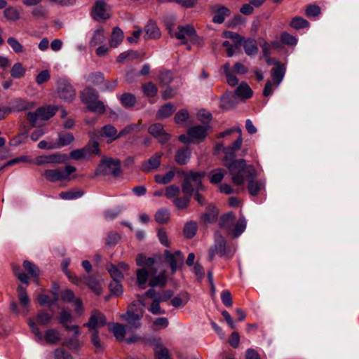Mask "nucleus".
<instances>
[{"label": "nucleus", "instance_id": "1", "mask_svg": "<svg viewBox=\"0 0 359 359\" xmlns=\"http://www.w3.org/2000/svg\"><path fill=\"white\" fill-rule=\"evenodd\" d=\"M232 182L236 185H242L245 180H250L248 184V189L251 196H255L264 187V182L256 181L253 179L257 177V171L252 165H247L244 159H237L230 163H225Z\"/></svg>", "mask_w": 359, "mask_h": 359}, {"label": "nucleus", "instance_id": "2", "mask_svg": "<svg viewBox=\"0 0 359 359\" xmlns=\"http://www.w3.org/2000/svg\"><path fill=\"white\" fill-rule=\"evenodd\" d=\"M145 304L140 296L135 303L129 306L126 314L122 315L121 318L126 320L134 328L140 327L141 325L140 320L144 314V308Z\"/></svg>", "mask_w": 359, "mask_h": 359}, {"label": "nucleus", "instance_id": "3", "mask_svg": "<svg viewBox=\"0 0 359 359\" xmlns=\"http://www.w3.org/2000/svg\"><path fill=\"white\" fill-rule=\"evenodd\" d=\"M166 26L171 36L182 40V43L187 44V41H190L192 43L200 45L202 42V39L197 35L195 29L191 25L178 26L177 32L174 34L172 33V25L167 24Z\"/></svg>", "mask_w": 359, "mask_h": 359}, {"label": "nucleus", "instance_id": "4", "mask_svg": "<svg viewBox=\"0 0 359 359\" xmlns=\"http://www.w3.org/2000/svg\"><path fill=\"white\" fill-rule=\"evenodd\" d=\"M82 102L92 111L103 114L105 111L104 103L99 100L98 93L92 88H85L81 93Z\"/></svg>", "mask_w": 359, "mask_h": 359}, {"label": "nucleus", "instance_id": "5", "mask_svg": "<svg viewBox=\"0 0 359 359\" xmlns=\"http://www.w3.org/2000/svg\"><path fill=\"white\" fill-rule=\"evenodd\" d=\"M235 250L236 249L233 246H226L224 238L219 233H216L215 234V244L210 249L209 257L210 260L213 259L215 255H218L220 257L227 256L231 257Z\"/></svg>", "mask_w": 359, "mask_h": 359}, {"label": "nucleus", "instance_id": "6", "mask_svg": "<svg viewBox=\"0 0 359 359\" xmlns=\"http://www.w3.org/2000/svg\"><path fill=\"white\" fill-rule=\"evenodd\" d=\"M76 170V167L66 165L65 168L55 169H47L44 170L43 176L50 182L69 180L70 175Z\"/></svg>", "mask_w": 359, "mask_h": 359}, {"label": "nucleus", "instance_id": "7", "mask_svg": "<svg viewBox=\"0 0 359 359\" xmlns=\"http://www.w3.org/2000/svg\"><path fill=\"white\" fill-rule=\"evenodd\" d=\"M120 163L118 160L106 158L103 159L97 168L95 175L117 176L120 172Z\"/></svg>", "mask_w": 359, "mask_h": 359}, {"label": "nucleus", "instance_id": "8", "mask_svg": "<svg viewBox=\"0 0 359 359\" xmlns=\"http://www.w3.org/2000/svg\"><path fill=\"white\" fill-rule=\"evenodd\" d=\"M57 108L55 106L42 107L36 110L35 112H29L27 114V119L34 124L37 120H48L53 116Z\"/></svg>", "mask_w": 359, "mask_h": 359}, {"label": "nucleus", "instance_id": "9", "mask_svg": "<svg viewBox=\"0 0 359 359\" xmlns=\"http://www.w3.org/2000/svg\"><path fill=\"white\" fill-rule=\"evenodd\" d=\"M100 152L99 144L93 142L88 144L80 149L72 150L69 153V157L74 160H81L90 158L93 154H99Z\"/></svg>", "mask_w": 359, "mask_h": 359}, {"label": "nucleus", "instance_id": "10", "mask_svg": "<svg viewBox=\"0 0 359 359\" xmlns=\"http://www.w3.org/2000/svg\"><path fill=\"white\" fill-rule=\"evenodd\" d=\"M57 86V93L61 99L65 101H72L74 99L75 97V90L66 79H59Z\"/></svg>", "mask_w": 359, "mask_h": 359}, {"label": "nucleus", "instance_id": "11", "mask_svg": "<svg viewBox=\"0 0 359 359\" xmlns=\"http://www.w3.org/2000/svg\"><path fill=\"white\" fill-rule=\"evenodd\" d=\"M106 323L107 320L104 314L95 309L91 312L88 322L84 323L83 326L88 327L90 330L95 331L103 327Z\"/></svg>", "mask_w": 359, "mask_h": 359}, {"label": "nucleus", "instance_id": "12", "mask_svg": "<svg viewBox=\"0 0 359 359\" xmlns=\"http://www.w3.org/2000/svg\"><path fill=\"white\" fill-rule=\"evenodd\" d=\"M67 160L65 154H53L50 155L39 156L35 160V163L38 165L50 163H63Z\"/></svg>", "mask_w": 359, "mask_h": 359}, {"label": "nucleus", "instance_id": "13", "mask_svg": "<svg viewBox=\"0 0 359 359\" xmlns=\"http://www.w3.org/2000/svg\"><path fill=\"white\" fill-rule=\"evenodd\" d=\"M72 316L70 311L62 309L58 317L59 323L65 328L66 330L72 331L76 335L80 334V330L78 325H69L72 321Z\"/></svg>", "mask_w": 359, "mask_h": 359}, {"label": "nucleus", "instance_id": "14", "mask_svg": "<svg viewBox=\"0 0 359 359\" xmlns=\"http://www.w3.org/2000/svg\"><path fill=\"white\" fill-rule=\"evenodd\" d=\"M92 15L97 21L107 20L110 17L109 7L104 1H97L93 10Z\"/></svg>", "mask_w": 359, "mask_h": 359}, {"label": "nucleus", "instance_id": "15", "mask_svg": "<svg viewBox=\"0 0 359 359\" xmlns=\"http://www.w3.org/2000/svg\"><path fill=\"white\" fill-rule=\"evenodd\" d=\"M164 255L170 266L172 273L175 272L177 269L182 266L184 262V257L180 251H176L172 253L168 250H165Z\"/></svg>", "mask_w": 359, "mask_h": 359}, {"label": "nucleus", "instance_id": "16", "mask_svg": "<svg viewBox=\"0 0 359 359\" xmlns=\"http://www.w3.org/2000/svg\"><path fill=\"white\" fill-rule=\"evenodd\" d=\"M210 9L213 13L212 22L217 24L223 23L225 18L231 14L228 8L218 4L212 5Z\"/></svg>", "mask_w": 359, "mask_h": 359}, {"label": "nucleus", "instance_id": "17", "mask_svg": "<svg viewBox=\"0 0 359 359\" xmlns=\"http://www.w3.org/2000/svg\"><path fill=\"white\" fill-rule=\"evenodd\" d=\"M208 128V125L195 126L189 128L187 134L191 140L200 142L206 137Z\"/></svg>", "mask_w": 359, "mask_h": 359}, {"label": "nucleus", "instance_id": "18", "mask_svg": "<svg viewBox=\"0 0 359 359\" xmlns=\"http://www.w3.org/2000/svg\"><path fill=\"white\" fill-rule=\"evenodd\" d=\"M149 133L161 143L167 142L170 138V135L163 130V126L160 123L151 125L149 128Z\"/></svg>", "mask_w": 359, "mask_h": 359}, {"label": "nucleus", "instance_id": "19", "mask_svg": "<svg viewBox=\"0 0 359 359\" xmlns=\"http://www.w3.org/2000/svg\"><path fill=\"white\" fill-rule=\"evenodd\" d=\"M285 73V68L283 65L276 62L275 67L271 71L272 82L275 88H278L282 82Z\"/></svg>", "mask_w": 359, "mask_h": 359}, {"label": "nucleus", "instance_id": "20", "mask_svg": "<svg viewBox=\"0 0 359 359\" xmlns=\"http://www.w3.org/2000/svg\"><path fill=\"white\" fill-rule=\"evenodd\" d=\"M17 291L18 299L22 306L21 313L23 316H26L29 311V299L27 296L25 288L23 287L22 286L19 285L18 287Z\"/></svg>", "mask_w": 359, "mask_h": 359}, {"label": "nucleus", "instance_id": "21", "mask_svg": "<svg viewBox=\"0 0 359 359\" xmlns=\"http://www.w3.org/2000/svg\"><path fill=\"white\" fill-rule=\"evenodd\" d=\"M161 154H156L149 160L144 161L141 166V170L144 172H149L151 170L156 169L161 165Z\"/></svg>", "mask_w": 359, "mask_h": 359}, {"label": "nucleus", "instance_id": "22", "mask_svg": "<svg viewBox=\"0 0 359 359\" xmlns=\"http://www.w3.org/2000/svg\"><path fill=\"white\" fill-rule=\"evenodd\" d=\"M101 136L106 138L108 143H111L120 137L119 133L111 125H106L102 128Z\"/></svg>", "mask_w": 359, "mask_h": 359}, {"label": "nucleus", "instance_id": "23", "mask_svg": "<svg viewBox=\"0 0 359 359\" xmlns=\"http://www.w3.org/2000/svg\"><path fill=\"white\" fill-rule=\"evenodd\" d=\"M191 155V151L189 147H182L177 149L175 156L176 163L180 165L187 164Z\"/></svg>", "mask_w": 359, "mask_h": 359}, {"label": "nucleus", "instance_id": "24", "mask_svg": "<svg viewBox=\"0 0 359 359\" xmlns=\"http://www.w3.org/2000/svg\"><path fill=\"white\" fill-rule=\"evenodd\" d=\"M235 215L232 212H228L222 215L219 219V226L226 229L229 234L231 233L234 225Z\"/></svg>", "mask_w": 359, "mask_h": 359}, {"label": "nucleus", "instance_id": "25", "mask_svg": "<svg viewBox=\"0 0 359 359\" xmlns=\"http://www.w3.org/2000/svg\"><path fill=\"white\" fill-rule=\"evenodd\" d=\"M34 106L33 103L27 102L22 99H16L10 103V106L8 107L11 109V113L13 111H20L27 110L32 108Z\"/></svg>", "mask_w": 359, "mask_h": 359}, {"label": "nucleus", "instance_id": "26", "mask_svg": "<svg viewBox=\"0 0 359 359\" xmlns=\"http://www.w3.org/2000/svg\"><path fill=\"white\" fill-rule=\"evenodd\" d=\"M145 39H156L161 37V32L157 25L154 22H149L144 28Z\"/></svg>", "mask_w": 359, "mask_h": 359}, {"label": "nucleus", "instance_id": "27", "mask_svg": "<svg viewBox=\"0 0 359 359\" xmlns=\"http://www.w3.org/2000/svg\"><path fill=\"white\" fill-rule=\"evenodd\" d=\"M182 174L184 178L194 184L196 191L202 189L201 180L203 177V174L197 172H190L189 173L183 172Z\"/></svg>", "mask_w": 359, "mask_h": 359}, {"label": "nucleus", "instance_id": "28", "mask_svg": "<svg viewBox=\"0 0 359 359\" xmlns=\"http://www.w3.org/2000/svg\"><path fill=\"white\" fill-rule=\"evenodd\" d=\"M241 44H243L244 50L248 55L252 56L257 54L259 48L255 39H248L245 40L243 39Z\"/></svg>", "mask_w": 359, "mask_h": 359}, {"label": "nucleus", "instance_id": "29", "mask_svg": "<svg viewBox=\"0 0 359 359\" xmlns=\"http://www.w3.org/2000/svg\"><path fill=\"white\" fill-rule=\"evenodd\" d=\"M108 327L117 340L123 341L124 339L126 328L123 325L119 323H112L109 324Z\"/></svg>", "mask_w": 359, "mask_h": 359}, {"label": "nucleus", "instance_id": "30", "mask_svg": "<svg viewBox=\"0 0 359 359\" xmlns=\"http://www.w3.org/2000/svg\"><path fill=\"white\" fill-rule=\"evenodd\" d=\"M123 39V32L118 27H114L112 32L109 45L111 48H116L119 46Z\"/></svg>", "mask_w": 359, "mask_h": 359}, {"label": "nucleus", "instance_id": "31", "mask_svg": "<svg viewBox=\"0 0 359 359\" xmlns=\"http://www.w3.org/2000/svg\"><path fill=\"white\" fill-rule=\"evenodd\" d=\"M45 340L49 344H57L61 339V334L57 329H48L44 334Z\"/></svg>", "mask_w": 359, "mask_h": 359}, {"label": "nucleus", "instance_id": "32", "mask_svg": "<svg viewBox=\"0 0 359 359\" xmlns=\"http://www.w3.org/2000/svg\"><path fill=\"white\" fill-rule=\"evenodd\" d=\"M85 283L89 288L97 294H100L102 292V287L99 280L93 277H83Z\"/></svg>", "mask_w": 359, "mask_h": 359}, {"label": "nucleus", "instance_id": "33", "mask_svg": "<svg viewBox=\"0 0 359 359\" xmlns=\"http://www.w3.org/2000/svg\"><path fill=\"white\" fill-rule=\"evenodd\" d=\"M105 40L104 31L102 28L97 29L93 34V36L90 41V45L91 46H96Z\"/></svg>", "mask_w": 359, "mask_h": 359}, {"label": "nucleus", "instance_id": "34", "mask_svg": "<svg viewBox=\"0 0 359 359\" xmlns=\"http://www.w3.org/2000/svg\"><path fill=\"white\" fill-rule=\"evenodd\" d=\"M247 222L244 217L240 218L236 222H234L231 233L234 237L239 236L246 229Z\"/></svg>", "mask_w": 359, "mask_h": 359}, {"label": "nucleus", "instance_id": "35", "mask_svg": "<svg viewBox=\"0 0 359 359\" xmlns=\"http://www.w3.org/2000/svg\"><path fill=\"white\" fill-rule=\"evenodd\" d=\"M119 100L121 104L126 108L133 107L136 103L135 96L129 93L122 94L119 97Z\"/></svg>", "mask_w": 359, "mask_h": 359}, {"label": "nucleus", "instance_id": "36", "mask_svg": "<svg viewBox=\"0 0 359 359\" xmlns=\"http://www.w3.org/2000/svg\"><path fill=\"white\" fill-rule=\"evenodd\" d=\"M236 94L242 98H249L252 95V90L246 83H241L236 89Z\"/></svg>", "mask_w": 359, "mask_h": 359}, {"label": "nucleus", "instance_id": "37", "mask_svg": "<svg viewBox=\"0 0 359 359\" xmlns=\"http://www.w3.org/2000/svg\"><path fill=\"white\" fill-rule=\"evenodd\" d=\"M175 169H172L164 175H156L155 180L157 183L167 184L170 183L175 175Z\"/></svg>", "mask_w": 359, "mask_h": 359}, {"label": "nucleus", "instance_id": "38", "mask_svg": "<svg viewBox=\"0 0 359 359\" xmlns=\"http://www.w3.org/2000/svg\"><path fill=\"white\" fill-rule=\"evenodd\" d=\"M26 73V69L20 62L15 63L11 69V75L14 79L22 78Z\"/></svg>", "mask_w": 359, "mask_h": 359}, {"label": "nucleus", "instance_id": "39", "mask_svg": "<svg viewBox=\"0 0 359 359\" xmlns=\"http://www.w3.org/2000/svg\"><path fill=\"white\" fill-rule=\"evenodd\" d=\"M4 16L6 20L15 22L20 19V13L15 8L10 6L4 10Z\"/></svg>", "mask_w": 359, "mask_h": 359}, {"label": "nucleus", "instance_id": "40", "mask_svg": "<svg viewBox=\"0 0 359 359\" xmlns=\"http://www.w3.org/2000/svg\"><path fill=\"white\" fill-rule=\"evenodd\" d=\"M197 229L198 226L196 222L189 221L187 222L184 228V234L185 237L187 238H192L195 236Z\"/></svg>", "mask_w": 359, "mask_h": 359}, {"label": "nucleus", "instance_id": "41", "mask_svg": "<svg viewBox=\"0 0 359 359\" xmlns=\"http://www.w3.org/2000/svg\"><path fill=\"white\" fill-rule=\"evenodd\" d=\"M79 336L74 334L73 337L67 340L66 346L74 351H78L83 345V342L79 339Z\"/></svg>", "mask_w": 359, "mask_h": 359}, {"label": "nucleus", "instance_id": "42", "mask_svg": "<svg viewBox=\"0 0 359 359\" xmlns=\"http://www.w3.org/2000/svg\"><path fill=\"white\" fill-rule=\"evenodd\" d=\"M139 53L135 50H127L121 53L116 60L119 63L130 61L138 58Z\"/></svg>", "mask_w": 359, "mask_h": 359}, {"label": "nucleus", "instance_id": "43", "mask_svg": "<svg viewBox=\"0 0 359 359\" xmlns=\"http://www.w3.org/2000/svg\"><path fill=\"white\" fill-rule=\"evenodd\" d=\"M74 140V137L71 133L60 134L58 135L57 142H55L58 149L71 144Z\"/></svg>", "mask_w": 359, "mask_h": 359}, {"label": "nucleus", "instance_id": "44", "mask_svg": "<svg viewBox=\"0 0 359 359\" xmlns=\"http://www.w3.org/2000/svg\"><path fill=\"white\" fill-rule=\"evenodd\" d=\"M167 282V278L164 273H161L152 277L149 282L151 287L164 286Z\"/></svg>", "mask_w": 359, "mask_h": 359}, {"label": "nucleus", "instance_id": "45", "mask_svg": "<svg viewBox=\"0 0 359 359\" xmlns=\"http://www.w3.org/2000/svg\"><path fill=\"white\" fill-rule=\"evenodd\" d=\"M107 270L112 278V280H123V274L117 266L110 264L107 265Z\"/></svg>", "mask_w": 359, "mask_h": 359}, {"label": "nucleus", "instance_id": "46", "mask_svg": "<svg viewBox=\"0 0 359 359\" xmlns=\"http://www.w3.org/2000/svg\"><path fill=\"white\" fill-rule=\"evenodd\" d=\"M83 191L81 190H70L67 191H63L60 193L59 196L62 199L64 200H73L76 199L82 196Z\"/></svg>", "mask_w": 359, "mask_h": 359}, {"label": "nucleus", "instance_id": "47", "mask_svg": "<svg viewBox=\"0 0 359 359\" xmlns=\"http://www.w3.org/2000/svg\"><path fill=\"white\" fill-rule=\"evenodd\" d=\"M175 111V107L171 103L164 104L158 111L157 116L159 118H164L170 116Z\"/></svg>", "mask_w": 359, "mask_h": 359}, {"label": "nucleus", "instance_id": "48", "mask_svg": "<svg viewBox=\"0 0 359 359\" xmlns=\"http://www.w3.org/2000/svg\"><path fill=\"white\" fill-rule=\"evenodd\" d=\"M25 269L28 272L29 276L37 279L39 276V270L33 263L25 260L23 262Z\"/></svg>", "mask_w": 359, "mask_h": 359}, {"label": "nucleus", "instance_id": "49", "mask_svg": "<svg viewBox=\"0 0 359 359\" xmlns=\"http://www.w3.org/2000/svg\"><path fill=\"white\" fill-rule=\"evenodd\" d=\"M236 131L239 133V137L233 142L231 147L225 149L226 154H233L234 152L238 150L242 145L243 138L241 136V130L240 128H236Z\"/></svg>", "mask_w": 359, "mask_h": 359}, {"label": "nucleus", "instance_id": "50", "mask_svg": "<svg viewBox=\"0 0 359 359\" xmlns=\"http://www.w3.org/2000/svg\"><path fill=\"white\" fill-rule=\"evenodd\" d=\"M52 319V315L46 311H40L36 316V321L40 325H48Z\"/></svg>", "mask_w": 359, "mask_h": 359}, {"label": "nucleus", "instance_id": "51", "mask_svg": "<svg viewBox=\"0 0 359 359\" xmlns=\"http://www.w3.org/2000/svg\"><path fill=\"white\" fill-rule=\"evenodd\" d=\"M170 219V212L168 210L163 208L158 210L155 215V219L158 223L165 224Z\"/></svg>", "mask_w": 359, "mask_h": 359}, {"label": "nucleus", "instance_id": "52", "mask_svg": "<svg viewBox=\"0 0 359 359\" xmlns=\"http://www.w3.org/2000/svg\"><path fill=\"white\" fill-rule=\"evenodd\" d=\"M225 171L222 169H216L210 174V181L212 184L219 183L224 178Z\"/></svg>", "mask_w": 359, "mask_h": 359}, {"label": "nucleus", "instance_id": "53", "mask_svg": "<svg viewBox=\"0 0 359 359\" xmlns=\"http://www.w3.org/2000/svg\"><path fill=\"white\" fill-rule=\"evenodd\" d=\"M290 26L296 29H299L305 27H308L309 26V22L301 17H295L294 18L291 22Z\"/></svg>", "mask_w": 359, "mask_h": 359}, {"label": "nucleus", "instance_id": "54", "mask_svg": "<svg viewBox=\"0 0 359 359\" xmlns=\"http://www.w3.org/2000/svg\"><path fill=\"white\" fill-rule=\"evenodd\" d=\"M142 90L148 97H154L158 91L157 87L151 82H148L142 85Z\"/></svg>", "mask_w": 359, "mask_h": 359}, {"label": "nucleus", "instance_id": "55", "mask_svg": "<svg viewBox=\"0 0 359 359\" xmlns=\"http://www.w3.org/2000/svg\"><path fill=\"white\" fill-rule=\"evenodd\" d=\"M222 35L224 38L232 39L236 46L241 44L244 39L238 33L231 31H224Z\"/></svg>", "mask_w": 359, "mask_h": 359}, {"label": "nucleus", "instance_id": "56", "mask_svg": "<svg viewBox=\"0 0 359 359\" xmlns=\"http://www.w3.org/2000/svg\"><path fill=\"white\" fill-rule=\"evenodd\" d=\"M136 275L137 283L139 285H144L147 282L149 273L144 268L137 269L136 271Z\"/></svg>", "mask_w": 359, "mask_h": 359}, {"label": "nucleus", "instance_id": "57", "mask_svg": "<svg viewBox=\"0 0 359 359\" xmlns=\"http://www.w3.org/2000/svg\"><path fill=\"white\" fill-rule=\"evenodd\" d=\"M217 215L218 211L214 206H208L207 212L204 215V219L206 222L211 223L217 219Z\"/></svg>", "mask_w": 359, "mask_h": 359}, {"label": "nucleus", "instance_id": "58", "mask_svg": "<svg viewBox=\"0 0 359 359\" xmlns=\"http://www.w3.org/2000/svg\"><path fill=\"white\" fill-rule=\"evenodd\" d=\"M121 281L122 280H112L110 283L109 287L111 292L113 294L119 296L123 293V289L122 285L121 284Z\"/></svg>", "mask_w": 359, "mask_h": 359}, {"label": "nucleus", "instance_id": "59", "mask_svg": "<svg viewBox=\"0 0 359 359\" xmlns=\"http://www.w3.org/2000/svg\"><path fill=\"white\" fill-rule=\"evenodd\" d=\"M140 130V126L138 124L132 123L126 126L119 132L120 137H123L133 133H137Z\"/></svg>", "mask_w": 359, "mask_h": 359}, {"label": "nucleus", "instance_id": "60", "mask_svg": "<svg viewBox=\"0 0 359 359\" xmlns=\"http://www.w3.org/2000/svg\"><path fill=\"white\" fill-rule=\"evenodd\" d=\"M154 353L157 359H170L168 349L162 346H156Z\"/></svg>", "mask_w": 359, "mask_h": 359}, {"label": "nucleus", "instance_id": "61", "mask_svg": "<svg viewBox=\"0 0 359 359\" xmlns=\"http://www.w3.org/2000/svg\"><path fill=\"white\" fill-rule=\"evenodd\" d=\"M180 190L179 187L176 185H170L165 189V196L168 198H174L175 199L180 194Z\"/></svg>", "mask_w": 359, "mask_h": 359}, {"label": "nucleus", "instance_id": "62", "mask_svg": "<svg viewBox=\"0 0 359 359\" xmlns=\"http://www.w3.org/2000/svg\"><path fill=\"white\" fill-rule=\"evenodd\" d=\"M172 79V74L170 71H162L159 74V81L163 86L169 85Z\"/></svg>", "mask_w": 359, "mask_h": 359}, {"label": "nucleus", "instance_id": "63", "mask_svg": "<svg viewBox=\"0 0 359 359\" xmlns=\"http://www.w3.org/2000/svg\"><path fill=\"white\" fill-rule=\"evenodd\" d=\"M182 189L183 193L188 196H191L196 187L191 182L184 178V182L182 185Z\"/></svg>", "mask_w": 359, "mask_h": 359}, {"label": "nucleus", "instance_id": "64", "mask_svg": "<svg viewBox=\"0 0 359 359\" xmlns=\"http://www.w3.org/2000/svg\"><path fill=\"white\" fill-rule=\"evenodd\" d=\"M7 43L15 53H20L23 52V46L15 38H8L7 40Z\"/></svg>", "mask_w": 359, "mask_h": 359}]
</instances>
